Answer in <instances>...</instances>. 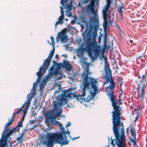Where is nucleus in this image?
<instances>
[{"instance_id": "nucleus-36", "label": "nucleus", "mask_w": 147, "mask_h": 147, "mask_svg": "<svg viewBox=\"0 0 147 147\" xmlns=\"http://www.w3.org/2000/svg\"><path fill=\"white\" fill-rule=\"evenodd\" d=\"M140 107H137V109H136V110L138 111V112H137V117L136 118V119L135 121H136L138 119V114L139 112V110Z\"/></svg>"}, {"instance_id": "nucleus-23", "label": "nucleus", "mask_w": 147, "mask_h": 147, "mask_svg": "<svg viewBox=\"0 0 147 147\" xmlns=\"http://www.w3.org/2000/svg\"><path fill=\"white\" fill-rule=\"evenodd\" d=\"M11 125L8 122L5 125L4 127V130L3 132V135L5 134L6 133H7L9 130V128H8L9 126Z\"/></svg>"}, {"instance_id": "nucleus-59", "label": "nucleus", "mask_w": 147, "mask_h": 147, "mask_svg": "<svg viewBox=\"0 0 147 147\" xmlns=\"http://www.w3.org/2000/svg\"><path fill=\"white\" fill-rule=\"evenodd\" d=\"M71 125L69 122H68L66 124V127H68L70 126Z\"/></svg>"}, {"instance_id": "nucleus-21", "label": "nucleus", "mask_w": 147, "mask_h": 147, "mask_svg": "<svg viewBox=\"0 0 147 147\" xmlns=\"http://www.w3.org/2000/svg\"><path fill=\"white\" fill-rule=\"evenodd\" d=\"M110 7V5H107L105 7L104 9H103L102 12L103 14V17H107V12Z\"/></svg>"}, {"instance_id": "nucleus-25", "label": "nucleus", "mask_w": 147, "mask_h": 147, "mask_svg": "<svg viewBox=\"0 0 147 147\" xmlns=\"http://www.w3.org/2000/svg\"><path fill=\"white\" fill-rule=\"evenodd\" d=\"M52 115V114L50 113H46L45 116L47 121H49L51 122Z\"/></svg>"}, {"instance_id": "nucleus-55", "label": "nucleus", "mask_w": 147, "mask_h": 147, "mask_svg": "<svg viewBox=\"0 0 147 147\" xmlns=\"http://www.w3.org/2000/svg\"><path fill=\"white\" fill-rule=\"evenodd\" d=\"M37 126H38L36 125H34L30 129L33 130L34 128H36Z\"/></svg>"}, {"instance_id": "nucleus-1", "label": "nucleus", "mask_w": 147, "mask_h": 147, "mask_svg": "<svg viewBox=\"0 0 147 147\" xmlns=\"http://www.w3.org/2000/svg\"><path fill=\"white\" fill-rule=\"evenodd\" d=\"M98 20L95 16L92 17L90 20L92 25L90 28L87 34L83 36L84 47L81 48V54L82 55V52L86 51L92 61L94 60L96 58L98 57L101 51L100 47L98 44L96 40L97 29L95 28L91 34L92 28L98 26Z\"/></svg>"}, {"instance_id": "nucleus-58", "label": "nucleus", "mask_w": 147, "mask_h": 147, "mask_svg": "<svg viewBox=\"0 0 147 147\" xmlns=\"http://www.w3.org/2000/svg\"><path fill=\"white\" fill-rule=\"evenodd\" d=\"M27 130V126L26 127V129H24V130L22 132L24 133V134L26 132V131Z\"/></svg>"}, {"instance_id": "nucleus-19", "label": "nucleus", "mask_w": 147, "mask_h": 147, "mask_svg": "<svg viewBox=\"0 0 147 147\" xmlns=\"http://www.w3.org/2000/svg\"><path fill=\"white\" fill-rule=\"evenodd\" d=\"M146 86L145 84L142 85L141 88V90L140 92V100L142 101L143 100L144 96H145V89L146 88Z\"/></svg>"}, {"instance_id": "nucleus-50", "label": "nucleus", "mask_w": 147, "mask_h": 147, "mask_svg": "<svg viewBox=\"0 0 147 147\" xmlns=\"http://www.w3.org/2000/svg\"><path fill=\"white\" fill-rule=\"evenodd\" d=\"M107 4L109 5H110L111 3V0H107Z\"/></svg>"}, {"instance_id": "nucleus-22", "label": "nucleus", "mask_w": 147, "mask_h": 147, "mask_svg": "<svg viewBox=\"0 0 147 147\" xmlns=\"http://www.w3.org/2000/svg\"><path fill=\"white\" fill-rule=\"evenodd\" d=\"M125 10V8L124 7L122 6L120 7L118 9V12L119 13L121 17V18L123 20L124 19V16L123 15V10Z\"/></svg>"}, {"instance_id": "nucleus-3", "label": "nucleus", "mask_w": 147, "mask_h": 147, "mask_svg": "<svg viewBox=\"0 0 147 147\" xmlns=\"http://www.w3.org/2000/svg\"><path fill=\"white\" fill-rule=\"evenodd\" d=\"M62 131L60 132L51 133L52 136L55 139L56 143L59 144L61 146H62L68 143V141L66 135L67 134L70 135L68 131H66L65 129L63 127L62 128Z\"/></svg>"}, {"instance_id": "nucleus-2", "label": "nucleus", "mask_w": 147, "mask_h": 147, "mask_svg": "<svg viewBox=\"0 0 147 147\" xmlns=\"http://www.w3.org/2000/svg\"><path fill=\"white\" fill-rule=\"evenodd\" d=\"M114 87L109 86L107 87L108 92V95L112 102V106L113 110L111 112L113 124V130L120 129V127L122 133H124V127L122 121L121 111L122 108L120 106L119 100L115 99L114 96Z\"/></svg>"}, {"instance_id": "nucleus-18", "label": "nucleus", "mask_w": 147, "mask_h": 147, "mask_svg": "<svg viewBox=\"0 0 147 147\" xmlns=\"http://www.w3.org/2000/svg\"><path fill=\"white\" fill-rule=\"evenodd\" d=\"M81 21L84 23L86 27H88L89 24L90 19L88 17H86L85 16H82L80 18Z\"/></svg>"}, {"instance_id": "nucleus-42", "label": "nucleus", "mask_w": 147, "mask_h": 147, "mask_svg": "<svg viewBox=\"0 0 147 147\" xmlns=\"http://www.w3.org/2000/svg\"><path fill=\"white\" fill-rule=\"evenodd\" d=\"M57 117H55V116L54 115L53 116V115H52V118L51 119V123H53V121L55 120V119Z\"/></svg>"}, {"instance_id": "nucleus-14", "label": "nucleus", "mask_w": 147, "mask_h": 147, "mask_svg": "<svg viewBox=\"0 0 147 147\" xmlns=\"http://www.w3.org/2000/svg\"><path fill=\"white\" fill-rule=\"evenodd\" d=\"M16 128H14L11 129L9 132H7L6 135L3 134V132L2 133V137L1 139L2 140L7 142L8 139L9 138L10 136L13 135V134L16 132Z\"/></svg>"}, {"instance_id": "nucleus-20", "label": "nucleus", "mask_w": 147, "mask_h": 147, "mask_svg": "<svg viewBox=\"0 0 147 147\" xmlns=\"http://www.w3.org/2000/svg\"><path fill=\"white\" fill-rule=\"evenodd\" d=\"M64 61L63 65L66 69L69 71H71L72 68V67L69 63V62L63 59Z\"/></svg>"}, {"instance_id": "nucleus-56", "label": "nucleus", "mask_w": 147, "mask_h": 147, "mask_svg": "<svg viewBox=\"0 0 147 147\" xmlns=\"http://www.w3.org/2000/svg\"><path fill=\"white\" fill-rule=\"evenodd\" d=\"M16 113H13V115H12V118L11 119H14V118L15 117V115H16Z\"/></svg>"}, {"instance_id": "nucleus-51", "label": "nucleus", "mask_w": 147, "mask_h": 147, "mask_svg": "<svg viewBox=\"0 0 147 147\" xmlns=\"http://www.w3.org/2000/svg\"><path fill=\"white\" fill-rule=\"evenodd\" d=\"M45 85H43L42 84H41L40 85V90H42V88H44Z\"/></svg>"}, {"instance_id": "nucleus-12", "label": "nucleus", "mask_w": 147, "mask_h": 147, "mask_svg": "<svg viewBox=\"0 0 147 147\" xmlns=\"http://www.w3.org/2000/svg\"><path fill=\"white\" fill-rule=\"evenodd\" d=\"M69 91L68 90H65L64 91V93L63 94L61 95V96L63 98V100L65 102L66 104L67 103V99L68 97L70 98H75L76 94V93H69Z\"/></svg>"}, {"instance_id": "nucleus-17", "label": "nucleus", "mask_w": 147, "mask_h": 147, "mask_svg": "<svg viewBox=\"0 0 147 147\" xmlns=\"http://www.w3.org/2000/svg\"><path fill=\"white\" fill-rule=\"evenodd\" d=\"M66 32H59L58 34V37L59 39L62 42H67L68 39V36H66Z\"/></svg>"}, {"instance_id": "nucleus-16", "label": "nucleus", "mask_w": 147, "mask_h": 147, "mask_svg": "<svg viewBox=\"0 0 147 147\" xmlns=\"http://www.w3.org/2000/svg\"><path fill=\"white\" fill-rule=\"evenodd\" d=\"M29 94H28L27 96V98L24 104L22 105V108H24L26 106V108L25 109H24L23 110V112L24 113V114H25L27 112L28 109L29 107V105H30V102L31 100V99L32 98V96H31L30 98H28V95Z\"/></svg>"}, {"instance_id": "nucleus-32", "label": "nucleus", "mask_w": 147, "mask_h": 147, "mask_svg": "<svg viewBox=\"0 0 147 147\" xmlns=\"http://www.w3.org/2000/svg\"><path fill=\"white\" fill-rule=\"evenodd\" d=\"M133 139H131L130 141L133 143V145H136L137 143L136 142V138H133Z\"/></svg>"}, {"instance_id": "nucleus-11", "label": "nucleus", "mask_w": 147, "mask_h": 147, "mask_svg": "<svg viewBox=\"0 0 147 147\" xmlns=\"http://www.w3.org/2000/svg\"><path fill=\"white\" fill-rule=\"evenodd\" d=\"M88 81L91 86V88L93 89L94 93H97L98 89V81L95 78H93L92 77H89L88 76Z\"/></svg>"}, {"instance_id": "nucleus-37", "label": "nucleus", "mask_w": 147, "mask_h": 147, "mask_svg": "<svg viewBox=\"0 0 147 147\" xmlns=\"http://www.w3.org/2000/svg\"><path fill=\"white\" fill-rule=\"evenodd\" d=\"M117 81L118 82H120V83H122V84H123V82L122 81L121 79L119 76L117 77Z\"/></svg>"}, {"instance_id": "nucleus-62", "label": "nucleus", "mask_w": 147, "mask_h": 147, "mask_svg": "<svg viewBox=\"0 0 147 147\" xmlns=\"http://www.w3.org/2000/svg\"><path fill=\"white\" fill-rule=\"evenodd\" d=\"M59 58V56L57 54L55 55V59H58Z\"/></svg>"}, {"instance_id": "nucleus-5", "label": "nucleus", "mask_w": 147, "mask_h": 147, "mask_svg": "<svg viewBox=\"0 0 147 147\" xmlns=\"http://www.w3.org/2000/svg\"><path fill=\"white\" fill-rule=\"evenodd\" d=\"M89 64L87 63L85 70L82 74V81L84 82V87L82 89L83 95H84L85 93L86 90H88L89 89V86H90L88 81V75L91 74L89 71Z\"/></svg>"}, {"instance_id": "nucleus-45", "label": "nucleus", "mask_w": 147, "mask_h": 147, "mask_svg": "<svg viewBox=\"0 0 147 147\" xmlns=\"http://www.w3.org/2000/svg\"><path fill=\"white\" fill-rule=\"evenodd\" d=\"M122 83H121L120 84V90L121 92V93L120 94L121 95L123 93V90L122 89Z\"/></svg>"}, {"instance_id": "nucleus-49", "label": "nucleus", "mask_w": 147, "mask_h": 147, "mask_svg": "<svg viewBox=\"0 0 147 147\" xmlns=\"http://www.w3.org/2000/svg\"><path fill=\"white\" fill-rule=\"evenodd\" d=\"M107 19L108 18L109 19V20H108V22H109V23L110 24H112V23H113V21H112L111 20H110V19L111 18V17H109V16H107Z\"/></svg>"}, {"instance_id": "nucleus-15", "label": "nucleus", "mask_w": 147, "mask_h": 147, "mask_svg": "<svg viewBox=\"0 0 147 147\" xmlns=\"http://www.w3.org/2000/svg\"><path fill=\"white\" fill-rule=\"evenodd\" d=\"M147 76L146 73H145V74L142 75V77L139 76L138 77V80L137 84L138 86V90H140L141 86H142L143 84H142L144 82V84H145V83H146V78Z\"/></svg>"}, {"instance_id": "nucleus-33", "label": "nucleus", "mask_w": 147, "mask_h": 147, "mask_svg": "<svg viewBox=\"0 0 147 147\" xmlns=\"http://www.w3.org/2000/svg\"><path fill=\"white\" fill-rule=\"evenodd\" d=\"M110 83V85L109 86L115 87V82L113 81V80L109 82Z\"/></svg>"}, {"instance_id": "nucleus-28", "label": "nucleus", "mask_w": 147, "mask_h": 147, "mask_svg": "<svg viewBox=\"0 0 147 147\" xmlns=\"http://www.w3.org/2000/svg\"><path fill=\"white\" fill-rule=\"evenodd\" d=\"M36 74L37 75L38 77L36 80L37 83L40 80L42 76V74L41 73H40V72H37Z\"/></svg>"}, {"instance_id": "nucleus-13", "label": "nucleus", "mask_w": 147, "mask_h": 147, "mask_svg": "<svg viewBox=\"0 0 147 147\" xmlns=\"http://www.w3.org/2000/svg\"><path fill=\"white\" fill-rule=\"evenodd\" d=\"M90 1V3L86 7V11L87 13L88 14L93 13L94 12L95 6L94 3L96 0H88Z\"/></svg>"}, {"instance_id": "nucleus-57", "label": "nucleus", "mask_w": 147, "mask_h": 147, "mask_svg": "<svg viewBox=\"0 0 147 147\" xmlns=\"http://www.w3.org/2000/svg\"><path fill=\"white\" fill-rule=\"evenodd\" d=\"M35 123L34 120L30 121L29 122L30 124H33Z\"/></svg>"}, {"instance_id": "nucleus-26", "label": "nucleus", "mask_w": 147, "mask_h": 147, "mask_svg": "<svg viewBox=\"0 0 147 147\" xmlns=\"http://www.w3.org/2000/svg\"><path fill=\"white\" fill-rule=\"evenodd\" d=\"M130 127L131 128L130 131L132 136L133 137V138H136V133L135 129L133 128L131 126H130Z\"/></svg>"}, {"instance_id": "nucleus-31", "label": "nucleus", "mask_w": 147, "mask_h": 147, "mask_svg": "<svg viewBox=\"0 0 147 147\" xmlns=\"http://www.w3.org/2000/svg\"><path fill=\"white\" fill-rule=\"evenodd\" d=\"M22 122H23L20 121V122L18 124L16 127H15L16 128V129H17L18 130L19 129L20 127H22Z\"/></svg>"}, {"instance_id": "nucleus-47", "label": "nucleus", "mask_w": 147, "mask_h": 147, "mask_svg": "<svg viewBox=\"0 0 147 147\" xmlns=\"http://www.w3.org/2000/svg\"><path fill=\"white\" fill-rule=\"evenodd\" d=\"M53 123H52L54 124H55V125H57L59 123V122L58 121H56V120H54V121H53Z\"/></svg>"}, {"instance_id": "nucleus-35", "label": "nucleus", "mask_w": 147, "mask_h": 147, "mask_svg": "<svg viewBox=\"0 0 147 147\" xmlns=\"http://www.w3.org/2000/svg\"><path fill=\"white\" fill-rule=\"evenodd\" d=\"M17 140L19 141L20 143L22 142L23 138L21 136L18 137L16 139Z\"/></svg>"}, {"instance_id": "nucleus-10", "label": "nucleus", "mask_w": 147, "mask_h": 147, "mask_svg": "<svg viewBox=\"0 0 147 147\" xmlns=\"http://www.w3.org/2000/svg\"><path fill=\"white\" fill-rule=\"evenodd\" d=\"M56 101H54L53 103V109L56 111L58 109V107L59 106H62L66 103L63 100V98L61 96L59 95L56 98Z\"/></svg>"}, {"instance_id": "nucleus-48", "label": "nucleus", "mask_w": 147, "mask_h": 147, "mask_svg": "<svg viewBox=\"0 0 147 147\" xmlns=\"http://www.w3.org/2000/svg\"><path fill=\"white\" fill-rule=\"evenodd\" d=\"M51 40L52 44L53 45V43L54 44H55V42L54 41V38L53 36H51Z\"/></svg>"}, {"instance_id": "nucleus-60", "label": "nucleus", "mask_w": 147, "mask_h": 147, "mask_svg": "<svg viewBox=\"0 0 147 147\" xmlns=\"http://www.w3.org/2000/svg\"><path fill=\"white\" fill-rule=\"evenodd\" d=\"M59 23V21H56L55 22V25L56 27L58 25Z\"/></svg>"}, {"instance_id": "nucleus-40", "label": "nucleus", "mask_w": 147, "mask_h": 147, "mask_svg": "<svg viewBox=\"0 0 147 147\" xmlns=\"http://www.w3.org/2000/svg\"><path fill=\"white\" fill-rule=\"evenodd\" d=\"M72 6L69 4L67 5L66 7V9L68 10H70L72 9Z\"/></svg>"}, {"instance_id": "nucleus-52", "label": "nucleus", "mask_w": 147, "mask_h": 147, "mask_svg": "<svg viewBox=\"0 0 147 147\" xmlns=\"http://www.w3.org/2000/svg\"><path fill=\"white\" fill-rule=\"evenodd\" d=\"M22 116H22V119L20 120V121H21L22 122H23V121L24 120V117H25V115L24 114H23V115Z\"/></svg>"}, {"instance_id": "nucleus-8", "label": "nucleus", "mask_w": 147, "mask_h": 147, "mask_svg": "<svg viewBox=\"0 0 147 147\" xmlns=\"http://www.w3.org/2000/svg\"><path fill=\"white\" fill-rule=\"evenodd\" d=\"M102 57L104 59L105 62V75L104 77L106 82H109V81L113 80L111 74V71L109 68V66L107 65V58L102 55Z\"/></svg>"}, {"instance_id": "nucleus-46", "label": "nucleus", "mask_w": 147, "mask_h": 147, "mask_svg": "<svg viewBox=\"0 0 147 147\" xmlns=\"http://www.w3.org/2000/svg\"><path fill=\"white\" fill-rule=\"evenodd\" d=\"M22 107L20 108V109H19L18 111H17V112L16 113H15L16 114H18L20 113V112L22 111Z\"/></svg>"}, {"instance_id": "nucleus-27", "label": "nucleus", "mask_w": 147, "mask_h": 147, "mask_svg": "<svg viewBox=\"0 0 147 147\" xmlns=\"http://www.w3.org/2000/svg\"><path fill=\"white\" fill-rule=\"evenodd\" d=\"M103 18L104 22L103 24V26L104 28H106L107 26L108 20H109V19H107V17H103Z\"/></svg>"}, {"instance_id": "nucleus-7", "label": "nucleus", "mask_w": 147, "mask_h": 147, "mask_svg": "<svg viewBox=\"0 0 147 147\" xmlns=\"http://www.w3.org/2000/svg\"><path fill=\"white\" fill-rule=\"evenodd\" d=\"M55 47L53 48L52 51H51L49 54V56L44 61L43 64L40 67L39 71L38 72H40L41 73V71L43 69L44 70H46L47 69L49 66L50 64L51 60L53 57L55 52Z\"/></svg>"}, {"instance_id": "nucleus-43", "label": "nucleus", "mask_w": 147, "mask_h": 147, "mask_svg": "<svg viewBox=\"0 0 147 147\" xmlns=\"http://www.w3.org/2000/svg\"><path fill=\"white\" fill-rule=\"evenodd\" d=\"M61 112L59 111L57 112L54 115L55 116V117H58L61 114Z\"/></svg>"}, {"instance_id": "nucleus-41", "label": "nucleus", "mask_w": 147, "mask_h": 147, "mask_svg": "<svg viewBox=\"0 0 147 147\" xmlns=\"http://www.w3.org/2000/svg\"><path fill=\"white\" fill-rule=\"evenodd\" d=\"M61 15L60 16V17H64V11H63L62 9V7H61Z\"/></svg>"}, {"instance_id": "nucleus-9", "label": "nucleus", "mask_w": 147, "mask_h": 147, "mask_svg": "<svg viewBox=\"0 0 147 147\" xmlns=\"http://www.w3.org/2000/svg\"><path fill=\"white\" fill-rule=\"evenodd\" d=\"M42 142L44 144L48 147H53L55 139L52 136L51 133H49L47 134L46 137L43 138Z\"/></svg>"}, {"instance_id": "nucleus-39", "label": "nucleus", "mask_w": 147, "mask_h": 147, "mask_svg": "<svg viewBox=\"0 0 147 147\" xmlns=\"http://www.w3.org/2000/svg\"><path fill=\"white\" fill-rule=\"evenodd\" d=\"M68 0H61L60 3L61 4L62 6H63L64 5V3L65 2H67Z\"/></svg>"}, {"instance_id": "nucleus-34", "label": "nucleus", "mask_w": 147, "mask_h": 147, "mask_svg": "<svg viewBox=\"0 0 147 147\" xmlns=\"http://www.w3.org/2000/svg\"><path fill=\"white\" fill-rule=\"evenodd\" d=\"M63 17H60V16H59L58 18L59 21V23L61 25L63 23Z\"/></svg>"}, {"instance_id": "nucleus-38", "label": "nucleus", "mask_w": 147, "mask_h": 147, "mask_svg": "<svg viewBox=\"0 0 147 147\" xmlns=\"http://www.w3.org/2000/svg\"><path fill=\"white\" fill-rule=\"evenodd\" d=\"M58 87L59 88V90L58 91H56L55 92V94H54L55 95L56 94V93H57L59 92L61 90V85L60 84H58Z\"/></svg>"}, {"instance_id": "nucleus-4", "label": "nucleus", "mask_w": 147, "mask_h": 147, "mask_svg": "<svg viewBox=\"0 0 147 147\" xmlns=\"http://www.w3.org/2000/svg\"><path fill=\"white\" fill-rule=\"evenodd\" d=\"M119 129L113 130L116 138V144L118 147H126V144L124 138L125 131L124 130V133H122V130H121V135H120L119 133Z\"/></svg>"}, {"instance_id": "nucleus-29", "label": "nucleus", "mask_w": 147, "mask_h": 147, "mask_svg": "<svg viewBox=\"0 0 147 147\" xmlns=\"http://www.w3.org/2000/svg\"><path fill=\"white\" fill-rule=\"evenodd\" d=\"M7 142H6L2 140V139L0 140V147H5V145L7 144Z\"/></svg>"}, {"instance_id": "nucleus-63", "label": "nucleus", "mask_w": 147, "mask_h": 147, "mask_svg": "<svg viewBox=\"0 0 147 147\" xmlns=\"http://www.w3.org/2000/svg\"><path fill=\"white\" fill-rule=\"evenodd\" d=\"M34 86H35L36 88V83L35 82H34L33 84V87H34Z\"/></svg>"}, {"instance_id": "nucleus-54", "label": "nucleus", "mask_w": 147, "mask_h": 147, "mask_svg": "<svg viewBox=\"0 0 147 147\" xmlns=\"http://www.w3.org/2000/svg\"><path fill=\"white\" fill-rule=\"evenodd\" d=\"M67 16L68 17H71L72 16V14L71 12H69L67 14Z\"/></svg>"}, {"instance_id": "nucleus-30", "label": "nucleus", "mask_w": 147, "mask_h": 147, "mask_svg": "<svg viewBox=\"0 0 147 147\" xmlns=\"http://www.w3.org/2000/svg\"><path fill=\"white\" fill-rule=\"evenodd\" d=\"M92 98L90 95L88 96L86 98H84V101L86 102H89L90 100L92 99Z\"/></svg>"}, {"instance_id": "nucleus-53", "label": "nucleus", "mask_w": 147, "mask_h": 147, "mask_svg": "<svg viewBox=\"0 0 147 147\" xmlns=\"http://www.w3.org/2000/svg\"><path fill=\"white\" fill-rule=\"evenodd\" d=\"M14 119H11L10 120H9L8 122L10 124H11L14 121Z\"/></svg>"}, {"instance_id": "nucleus-6", "label": "nucleus", "mask_w": 147, "mask_h": 147, "mask_svg": "<svg viewBox=\"0 0 147 147\" xmlns=\"http://www.w3.org/2000/svg\"><path fill=\"white\" fill-rule=\"evenodd\" d=\"M57 63L55 61H53V64L50 68L48 74L45 78V80L47 81L52 78L53 77L56 76L60 74L59 69L57 67L55 68V66L57 65Z\"/></svg>"}, {"instance_id": "nucleus-24", "label": "nucleus", "mask_w": 147, "mask_h": 147, "mask_svg": "<svg viewBox=\"0 0 147 147\" xmlns=\"http://www.w3.org/2000/svg\"><path fill=\"white\" fill-rule=\"evenodd\" d=\"M85 93L84 95L83 94V92L82 93V94L80 95V94L78 95H76V96L75 97V98L78 101H80L81 100H82L84 101V98L83 97L84 96H85Z\"/></svg>"}, {"instance_id": "nucleus-64", "label": "nucleus", "mask_w": 147, "mask_h": 147, "mask_svg": "<svg viewBox=\"0 0 147 147\" xmlns=\"http://www.w3.org/2000/svg\"><path fill=\"white\" fill-rule=\"evenodd\" d=\"M24 134V133L22 132V134L20 135V136L21 137H22L23 138V135Z\"/></svg>"}, {"instance_id": "nucleus-44", "label": "nucleus", "mask_w": 147, "mask_h": 147, "mask_svg": "<svg viewBox=\"0 0 147 147\" xmlns=\"http://www.w3.org/2000/svg\"><path fill=\"white\" fill-rule=\"evenodd\" d=\"M113 26L115 27L117 29H118L119 30H120V29L119 26L117 24L115 23H114V24Z\"/></svg>"}, {"instance_id": "nucleus-61", "label": "nucleus", "mask_w": 147, "mask_h": 147, "mask_svg": "<svg viewBox=\"0 0 147 147\" xmlns=\"http://www.w3.org/2000/svg\"><path fill=\"white\" fill-rule=\"evenodd\" d=\"M80 138V136H78V137H74L73 139V140H76V139H77L78 138Z\"/></svg>"}]
</instances>
